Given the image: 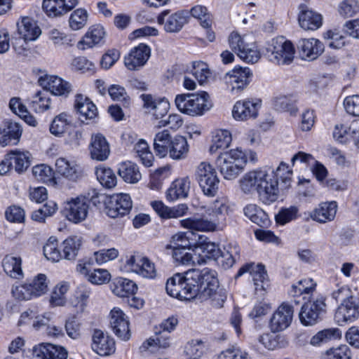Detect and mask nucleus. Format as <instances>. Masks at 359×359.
Here are the masks:
<instances>
[{
	"label": "nucleus",
	"mask_w": 359,
	"mask_h": 359,
	"mask_svg": "<svg viewBox=\"0 0 359 359\" xmlns=\"http://www.w3.org/2000/svg\"><path fill=\"white\" fill-rule=\"evenodd\" d=\"M216 275L215 271L208 268L177 273L168 279L165 290L170 296L180 300L196 299L202 302L210 299L212 306L221 308L226 294L219 288Z\"/></svg>",
	"instance_id": "1"
},
{
	"label": "nucleus",
	"mask_w": 359,
	"mask_h": 359,
	"mask_svg": "<svg viewBox=\"0 0 359 359\" xmlns=\"http://www.w3.org/2000/svg\"><path fill=\"white\" fill-rule=\"evenodd\" d=\"M292 170L287 163L281 162L276 169L259 168L246 172L239 180L241 191L246 194L256 191L260 201L270 205L279 197V181L281 189L290 187Z\"/></svg>",
	"instance_id": "2"
},
{
	"label": "nucleus",
	"mask_w": 359,
	"mask_h": 359,
	"mask_svg": "<svg viewBox=\"0 0 359 359\" xmlns=\"http://www.w3.org/2000/svg\"><path fill=\"white\" fill-rule=\"evenodd\" d=\"M175 102L179 111L191 116H202L211 107L209 95L205 91L177 95Z\"/></svg>",
	"instance_id": "3"
},
{
	"label": "nucleus",
	"mask_w": 359,
	"mask_h": 359,
	"mask_svg": "<svg viewBox=\"0 0 359 359\" xmlns=\"http://www.w3.org/2000/svg\"><path fill=\"white\" fill-rule=\"evenodd\" d=\"M243 156L238 148L219 154L215 163L224 179L231 180L238 176L243 169Z\"/></svg>",
	"instance_id": "4"
},
{
	"label": "nucleus",
	"mask_w": 359,
	"mask_h": 359,
	"mask_svg": "<svg viewBox=\"0 0 359 359\" xmlns=\"http://www.w3.org/2000/svg\"><path fill=\"white\" fill-rule=\"evenodd\" d=\"M195 178L205 196H216L219 191L220 180L212 165L205 161L200 163L196 169Z\"/></svg>",
	"instance_id": "5"
},
{
	"label": "nucleus",
	"mask_w": 359,
	"mask_h": 359,
	"mask_svg": "<svg viewBox=\"0 0 359 359\" xmlns=\"http://www.w3.org/2000/svg\"><path fill=\"white\" fill-rule=\"evenodd\" d=\"M293 44L283 36L273 39L267 48V55L273 63L278 65H288L291 63L294 56Z\"/></svg>",
	"instance_id": "6"
},
{
	"label": "nucleus",
	"mask_w": 359,
	"mask_h": 359,
	"mask_svg": "<svg viewBox=\"0 0 359 359\" xmlns=\"http://www.w3.org/2000/svg\"><path fill=\"white\" fill-rule=\"evenodd\" d=\"M229 46L231 49L243 61L248 63H256L261 55L255 43H247L240 34L232 32L229 37Z\"/></svg>",
	"instance_id": "7"
},
{
	"label": "nucleus",
	"mask_w": 359,
	"mask_h": 359,
	"mask_svg": "<svg viewBox=\"0 0 359 359\" xmlns=\"http://www.w3.org/2000/svg\"><path fill=\"white\" fill-rule=\"evenodd\" d=\"M93 261L86 258L79 261L76 271L93 285H103L109 282L111 274L104 269H93Z\"/></svg>",
	"instance_id": "8"
},
{
	"label": "nucleus",
	"mask_w": 359,
	"mask_h": 359,
	"mask_svg": "<svg viewBox=\"0 0 359 359\" xmlns=\"http://www.w3.org/2000/svg\"><path fill=\"white\" fill-rule=\"evenodd\" d=\"M325 299L323 297L306 302L299 312L301 323L306 326L316 324L325 312Z\"/></svg>",
	"instance_id": "9"
},
{
	"label": "nucleus",
	"mask_w": 359,
	"mask_h": 359,
	"mask_svg": "<svg viewBox=\"0 0 359 359\" xmlns=\"http://www.w3.org/2000/svg\"><path fill=\"white\" fill-rule=\"evenodd\" d=\"M359 317V292L356 290L344 303L338 306L334 318L341 325L347 322H351Z\"/></svg>",
	"instance_id": "10"
},
{
	"label": "nucleus",
	"mask_w": 359,
	"mask_h": 359,
	"mask_svg": "<svg viewBox=\"0 0 359 359\" xmlns=\"http://www.w3.org/2000/svg\"><path fill=\"white\" fill-rule=\"evenodd\" d=\"M88 210L89 205L86 203L85 196L79 195L65 202L64 212L69 221L77 224L86 219Z\"/></svg>",
	"instance_id": "11"
},
{
	"label": "nucleus",
	"mask_w": 359,
	"mask_h": 359,
	"mask_svg": "<svg viewBox=\"0 0 359 359\" xmlns=\"http://www.w3.org/2000/svg\"><path fill=\"white\" fill-rule=\"evenodd\" d=\"M30 154L29 152L13 150L5 155L0 163V175H4L13 169V161H17L15 171L21 173L30 165Z\"/></svg>",
	"instance_id": "12"
},
{
	"label": "nucleus",
	"mask_w": 359,
	"mask_h": 359,
	"mask_svg": "<svg viewBox=\"0 0 359 359\" xmlns=\"http://www.w3.org/2000/svg\"><path fill=\"white\" fill-rule=\"evenodd\" d=\"M132 208V200L127 194H114L106 202V213L111 218L123 217Z\"/></svg>",
	"instance_id": "13"
},
{
	"label": "nucleus",
	"mask_w": 359,
	"mask_h": 359,
	"mask_svg": "<svg viewBox=\"0 0 359 359\" xmlns=\"http://www.w3.org/2000/svg\"><path fill=\"white\" fill-rule=\"evenodd\" d=\"M293 307L283 303L272 314L269 327L271 332H280L287 329L291 324L293 318Z\"/></svg>",
	"instance_id": "14"
},
{
	"label": "nucleus",
	"mask_w": 359,
	"mask_h": 359,
	"mask_svg": "<svg viewBox=\"0 0 359 359\" xmlns=\"http://www.w3.org/2000/svg\"><path fill=\"white\" fill-rule=\"evenodd\" d=\"M247 272L252 276L257 292L266 290L269 287V278L264 265L261 264L255 265L254 263L246 264L239 269L236 277L241 276Z\"/></svg>",
	"instance_id": "15"
},
{
	"label": "nucleus",
	"mask_w": 359,
	"mask_h": 359,
	"mask_svg": "<svg viewBox=\"0 0 359 359\" xmlns=\"http://www.w3.org/2000/svg\"><path fill=\"white\" fill-rule=\"evenodd\" d=\"M168 11H163L157 18L158 24L164 25V29L167 32L175 33L180 32L183 26L188 22L189 12L187 11H179L166 19Z\"/></svg>",
	"instance_id": "16"
},
{
	"label": "nucleus",
	"mask_w": 359,
	"mask_h": 359,
	"mask_svg": "<svg viewBox=\"0 0 359 359\" xmlns=\"http://www.w3.org/2000/svg\"><path fill=\"white\" fill-rule=\"evenodd\" d=\"M299 57L304 60H316L325 50L324 44L315 38L301 39L297 43Z\"/></svg>",
	"instance_id": "17"
},
{
	"label": "nucleus",
	"mask_w": 359,
	"mask_h": 359,
	"mask_svg": "<svg viewBox=\"0 0 359 359\" xmlns=\"http://www.w3.org/2000/svg\"><path fill=\"white\" fill-rule=\"evenodd\" d=\"M38 82L44 90L54 95L67 96L72 90L71 84L57 76H42L39 78Z\"/></svg>",
	"instance_id": "18"
},
{
	"label": "nucleus",
	"mask_w": 359,
	"mask_h": 359,
	"mask_svg": "<svg viewBox=\"0 0 359 359\" xmlns=\"http://www.w3.org/2000/svg\"><path fill=\"white\" fill-rule=\"evenodd\" d=\"M110 325L114 333L121 339L128 341L130 337L129 321L126 314L118 308L111 311Z\"/></svg>",
	"instance_id": "19"
},
{
	"label": "nucleus",
	"mask_w": 359,
	"mask_h": 359,
	"mask_svg": "<svg viewBox=\"0 0 359 359\" xmlns=\"http://www.w3.org/2000/svg\"><path fill=\"white\" fill-rule=\"evenodd\" d=\"M150 56V48L148 46L140 43L135 47L124 59L125 66L129 70H137L144 66Z\"/></svg>",
	"instance_id": "20"
},
{
	"label": "nucleus",
	"mask_w": 359,
	"mask_h": 359,
	"mask_svg": "<svg viewBox=\"0 0 359 359\" xmlns=\"http://www.w3.org/2000/svg\"><path fill=\"white\" fill-rule=\"evenodd\" d=\"M92 340V348L100 355H109L115 351L114 339L100 330H94Z\"/></svg>",
	"instance_id": "21"
},
{
	"label": "nucleus",
	"mask_w": 359,
	"mask_h": 359,
	"mask_svg": "<svg viewBox=\"0 0 359 359\" xmlns=\"http://www.w3.org/2000/svg\"><path fill=\"white\" fill-rule=\"evenodd\" d=\"M260 106L259 100L238 101L233 106L232 115L235 119L239 121L256 118Z\"/></svg>",
	"instance_id": "22"
},
{
	"label": "nucleus",
	"mask_w": 359,
	"mask_h": 359,
	"mask_svg": "<svg viewBox=\"0 0 359 359\" xmlns=\"http://www.w3.org/2000/svg\"><path fill=\"white\" fill-rule=\"evenodd\" d=\"M147 112L155 119H163L168 111L170 104L165 99L156 100L149 94L141 95Z\"/></svg>",
	"instance_id": "23"
},
{
	"label": "nucleus",
	"mask_w": 359,
	"mask_h": 359,
	"mask_svg": "<svg viewBox=\"0 0 359 359\" xmlns=\"http://www.w3.org/2000/svg\"><path fill=\"white\" fill-rule=\"evenodd\" d=\"M74 107L82 123L93 120L97 116L98 112L95 104L89 98L82 95L76 96Z\"/></svg>",
	"instance_id": "24"
},
{
	"label": "nucleus",
	"mask_w": 359,
	"mask_h": 359,
	"mask_svg": "<svg viewBox=\"0 0 359 359\" xmlns=\"http://www.w3.org/2000/svg\"><path fill=\"white\" fill-rule=\"evenodd\" d=\"M77 4V0H43L42 8L48 16L58 17L71 11Z\"/></svg>",
	"instance_id": "25"
},
{
	"label": "nucleus",
	"mask_w": 359,
	"mask_h": 359,
	"mask_svg": "<svg viewBox=\"0 0 359 359\" xmlns=\"http://www.w3.org/2000/svg\"><path fill=\"white\" fill-rule=\"evenodd\" d=\"M252 74L248 67H235L226 74L224 80L231 86V90L243 89L250 83Z\"/></svg>",
	"instance_id": "26"
},
{
	"label": "nucleus",
	"mask_w": 359,
	"mask_h": 359,
	"mask_svg": "<svg viewBox=\"0 0 359 359\" xmlns=\"http://www.w3.org/2000/svg\"><path fill=\"white\" fill-rule=\"evenodd\" d=\"M231 203L226 196L217 197L208 208L205 214L218 225L220 218L232 212Z\"/></svg>",
	"instance_id": "27"
},
{
	"label": "nucleus",
	"mask_w": 359,
	"mask_h": 359,
	"mask_svg": "<svg viewBox=\"0 0 359 359\" xmlns=\"http://www.w3.org/2000/svg\"><path fill=\"white\" fill-rule=\"evenodd\" d=\"M89 150L91 158L99 161L107 160L110 154L109 145L100 133L92 135Z\"/></svg>",
	"instance_id": "28"
},
{
	"label": "nucleus",
	"mask_w": 359,
	"mask_h": 359,
	"mask_svg": "<svg viewBox=\"0 0 359 359\" xmlns=\"http://www.w3.org/2000/svg\"><path fill=\"white\" fill-rule=\"evenodd\" d=\"M171 343L170 335L162 332L161 330H156L154 336L148 339L141 348L147 350L152 353H163V351L170 347Z\"/></svg>",
	"instance_id": "29"
},
{
	"label": "nucleus",
	"mask_w": 359,
	"mask_h": 359,
	"mask_svg": "<svg viewBox=\"0 0 359 359\" xmlns=\"http://www.w3.org/2000/svg\"><path fill=\"white\" fill-rule=\"evenodd\" d=\"M18 32L25 41L36 40L41 33L36 22L32 18L22 17L17 22Z\"/></svg>",
	"instance_id": "30"
},
{
	"label": "nucleus",
	"mask_w": 359,
	"mask_h": 359,
	"mask_svg": "<svg viewBox=\"0 0 359 359\" xmlns=\"http://www.w3.org/2000/svg\"><path fill=\"white\" fill-rule=\"evenodd\" d=\"M299 23L305 30H316L322 25L323 17L320 13L306 6H301Z\"/></svg>",
	"instance_id": "31"
},
{
	"label": "nucleus",
	"mask_w": 359,
	"mask_h": 359,
	"mask_svg": "<svg viewBox=\"0 0 359 359\" xmlns=\"http://www.w3.org/2000/svg\"><path fill=\"white\" fill-rule=\"evenodd\" d=\"M105 36L104 27L100 25L92 26L78 43L81 50L93 48L103 42Z\"/></svg>",
	"instance_id": "32"
},
{
	"label": "nucleus",
	"mask_w": 359,
	"mask_h": 359,
	"mask_svg": "<svg viewBox=\"0 0 359 359\" xmlns=\"http://www.w3.org/2000/svg\"><path fill=\"white\" fill-rule=\"evenodd\" d=\"M181 226L191 231H214L217 223L210 218L191 217L180 221Z\"/></svg>",
	"instance_id": "33"
},
{
	"label": "nucleus",
	"mask_w": 359,
	"mask_h": 359,
	"mask_svg": "<svg viewBox=\"0 0 359 359\" xmlns=\"http://www.w3.org/2000/svg\"><path fill=\"white\" fill-rule=\"evenodd\" d=\"M195 247L197 252H199L201 257H204L206 261L217 259L220 257V249L218 246L215 243L208 241V238L203 235L198 236Z\"/></svg>",
	"instance_id": "34"
},
{
	"label": "nucleus",
	"mask_w": 359,
	"mask_h": 359,
	"mask_svg": "<svg viewBox=\"0 0 359 359\" xmlns=\"http://www.w3.org/2000/svg\"><path fill=\"white\" fill-rule=\"evenodd\" d=\"M172 257L175 262L183 265H201L206 263L205 259L201 257L196 248L191 252L188 251L187 248L175 249L173 250Z\"/></svg>",
	"instance_id": "35"
},
{
	"label": "nucleus",
	"mask_w": 359,
	"mask_h": 359,
	"mask_svg": "<svg viewBox=\"0 0 359 359\" xmlns=\"http://www.w3.org/2000/svg\"><path fill=\"white\" fill-rule=\"evenodd\" d=\"M336 202L320 203L310 213V217L319 223H325L334 219L337 213Z\"/></svg>",
	"instance_id": "36"
},
{
	"label": "nucleus",
	"mask_w": 359,
	"mask_h": 359,
	"mask_svg": "<svg viewBox=\"0 0 359 359\" xmlns=\"http://www.w3.org/2000/svg\"><path fill=\"white\" fill-rule=\"evenodd\" d=\"M55 167L57 172L71 180L75 181L81 176V170L74 161L59 158L56 160Z\"/></svg>",
	"instance_id": "37"
},
{
	"label": "nucleus",
	"mask_w": 359,
	"mask_h": 359,
	"mask_svg": "<svg viewBox=\"0 0 359 359\" xmlns=\"http://www.w3.org/2000/svg\"><path fill=\"white\" fill-rule=\"evenodd\" d=\"M155 212L163 219L177 218L186 214L188 207L185 204H180L177 206L169 208L165 206L161 201H153L151 203Z\"/></svg>",
	"instance_id": "38"
},
{
	"label": "nucleus",
	"mask_w": 359,
	"mask_h": 359,
	"mask_svg": "<svg viewBox=\"0 0 359 359\" xmlns=\"http://www.w3.org/2000/svg\"><path fill=\"white\" fill-rule=\"evenodd\" d=\"M244 215L261 227H267L271 221L268 215L256 204H248L243 208Z\"/></svg>",
	"instance_id": "39"
},
{
	"label": "nucleus",
	"mask_w": 359,
	"mask_h": 359,
	"mask_svg": "<svg viewBox=\"0 0 359 359\" xmlns=\"http://www.w3.org/2000/svg\"><path fill=\"white\" fill-rule=\"evenodd\" d=\"M190 189V181L187 177L175 180L167 191V198L170 201H175L179 198H184L188 196Z\"/></svg>",
	"instance_id": "40"
},
{
	"label": "nucleus",
	"mask_w": 359,
	"mask_h": 359,
	"mask_svg": "<svg viewBox=\"0 0 359 359\" xmlns=\"http://www.w3.org/2000/svg\"><path fill=\"white\" fill-rule=\"evenodd\" d=\"M113 293L120 297L126 298L137 290L136 284L131 280L117 278L111 285Z\"/></svg>",
	"instance_id": "41"
},
{
	"label": "nucleus",
	"mask_w": 359,
	"mask_h": 359,
	"mask_svg": "<svg viewBox=\"0 0 359 359\" xmlns=\"http://www.w3.org/2000/svg\"><path fill=\"white\" fill-rule=\"evenodd\" d=\"M118 173L126 182L130 184L138 182L142 177L137 165L130 161L121 163Z\"/></svg>",
	"instance_id": "42"
},
{
	"label": "nucleus",
	"mask_w": 359,
	"mask_h": 359,
	"mask_svg": "<svg viewBox=\"0 0 359 359\" xmlns=\"http://www.w3.org/2000/svg\"><path fill=\"white\" fill-rule=\"evenodd\" d=\"M189 151L187 139L177 135L172 140L168 154L173 160H181L186 158Z\"/></svg>",
	"instance_id": "43"
},
{
	"label": "nucleus",
	"mask_w": 359,
	"mask_h": 359,
	"mask_svg": "<svg viewBox=\"0 0 359 359\" xmlns=\"http://www.w3.org/2000/svg\"><path fill=\"white\" fill-rule=\"evenodd\" d=\"M297 95L294 93L280 95L274 98L273 106L277 111H289L294 114L297 111Z\"/></svg>",
	"instance_id": "44"
},
{
	"label": "nucleus",
	"mask_w": 359,
	"mask_h": 359,
	"mask_svg": "<svg viewBox=\"0 0 359 359\" xmlns=\"http://www.w3.org/2000/svg\"><path fill=\"white\" fill-rule=\"evenodd\" d=\"M231 135L229 131L226 130H219L215 132L212 137V144L210 147L209 151L210 154L220 152L229 147L231 142Z\"/></svg>",
	"instance_id": "45"
},
{
	"label": "nucleus",
	"mask_w": 359,
	"mask_h": 359,
	"mask_svg": "<svg viewBox=\"0 0 359 359\" xmlns=\"http://www.w3.org/2000/svg\"><path fill=\"white\" fill-rule=\"evenodd\" d=\"M171 137L167 130H163L156 134L154 139V149L157 156L165 157L172 142Z\"/></svg>",
	"instance_id": "46"
},
{
	"label": "nucleus",
	"mask_w": 359,
	"mask_h": 359,
	"mask_svg": "<svg viewBox=\"0 0 359 359\" xmlns=\"http://www.w3.org/2000/svg\"><path fill=\"white\" fill-rule=\"evenodd\" d=\"M21 262L20 257L6 255L2 261V266L8 276L13 278L20 279L23 276Z\"/></svg>",
	"instance_id": "47"
},
{
	"label": "nucleus",
	"mask_w": 359,
	"mask_h": 359,
	"mask_svg": "<svg viewBox=\"0 0 359 359\" xmlns=\"http://www.w3.org/2000/svg\"><path fill=\"white\" fill-rule=\"evenodd\" d=\"M95 175L97 180L104 187L111 189L116 186V176L111 168L104 166L97 167Z\"/></svg>",
	"instance_id": "48"
},
{
	"label": "nucleus",
	"mask_w": 359,
	"mask_h": 359,
	"mask_svg": "<svg viewBox=\"0 0 359 359\" xmlns=\"http://www.w3.org/2000/svg\"><path fill=\"white\" fill-rule=\"evenodd\" d=\"M341 334L338 328L325 329L317 332L310 340V344L313 346H320L328 341L338 339Z\"/></svg>",
	"instance_id": "49"
},
{
	"label": "nucleus",
	"mask_w": 359,
	"mask_h": 359,
	"mask_svg": "<svg viewBox=\"0 0 359 359\" xmlns=\"http://www.w3.org/2000/svg\"><path fill=\"white\" fill-rule=\"evenodd\" d=\"M62 244L63 257L67 260L74 259L81 246L80 239L76 236L69 237L65 239Z\"/></svg>",
	"instance_id": "50"
},
{
	"label": "nucleus",
	"mask_w": 359,
	"mask_h": 359,
	"mask_svg": "<svg viewBox=\"0 0 359 359\" xmlns=\"http://www.w3.org/2000/svg\"><path fill=\"white\" fill-rule=\"evenodd\" d=\"M134 151L146 167L152 165L154 156L149 151L148 144L144 140H139L135 145Z\"/></svg>",
	"instance_id": "51"
},
{
	"label": "nucleus",
	"mask_w": 359,
	"mask_h": 359,
	"mask_svg": "<svg viewBox=\"0 0 359 359\" xmlns=\"http://www.w3.org/2000/svg\"><path fill=\"white\" fill-rule=\"evenodd\" d=\"M43 254L47 259L57 262L62 258V255L57 248V241L55 238L50 237L43 246Z\"/></svg>",
	"instance_id": "52"
},
{
	"label": "nucleus",
	"mask_w": 359,
	"mask_h": 359,
	"mask_svg": "<svg viewBox=\"0 0 359 359\" xmlns=\"http://www.w3.org/2000/svg\"><path fill=\"white\" fill-rule=\"evenodd\" d=\"M316 285V283L311 278L302 279L292 286L290 294L294 297L310 294L315 290Z\"/></svg>",
	"instance_id": "53"
},
{
	"label": "nucleus",
	"mask_w": 359,
	"mask_h": 359,
	"mask_svg": "<svg viewBox=\"0 0 359 359\" xmlns=\"http://www.w3.org/2000/svg\"><path fill=\"white\" fill-rule=\"evenodd\" d=\"M67 116L68 115L66 113H61L55 117L50 126V132L53 135L60 136L65 132L67 126L69 124Z\"/></svg>",
	"instance_id": "54"
},
{
	"label": "nucleus",
	"mask_w": 359,
	"mask_h": 359,
	"mask_svg": "<svg viewBox=\"0 0 359 359\" xmlns=\"http://www.w3.org/2000/svg\"><path fill=\"white\" fill-rule=\"evenodd\" d=\"M191 15L201 21L203 27L208 29L210 27L212 20L208 8L202 5H196L190 10Z\"/></svg>",
	"instance_id": "55"
},
{
	"label": "nucleus",
	"mask_w": 359,
	"mask_h": 359,
	"mask_svg": "<svg viewBox=\"0 0 359 359\" xmlns=\"http://www.w3.org/2000/svg\"><path fill=\"white\" fill-rule=\"evenodd\" d=\"M87 20V11L82 8L76 9L70 15L69 26L74 30H79L86 25Z\"/></svg>",
	"instance_id": "56"
},
{
	"label": "nucleus",
	"mask_w": 359,
	"mask_h": 359,
	"mask_svg": "<svg viewBox=\"0 0 359 359\" xmlns=\"http://www.w3.org/2000/svg\"><path fill=\"white\" fill-rule=\"evenodd\" d=\"M338 12L344 18H351L359 12V1L343 0L338 6Z\"/></svg>",
	"instance_id": "57"
},
{
	"label": "nucleus",
	"mask_w": 359,
	"mask_h": 359,
	"mask_svg": "<svg viewBox=\"0 0 359 359\" xmlns=\"http://www.w3.org/2000/svg\"><path fill=\"white\" fill-rule=\"evenodd\" d=\"M28 284L31 287L34 297L43 295L48 290L46 276L42 273L37 275L32 282Z\"/></svg>",
	"instance_id": "58"
},
{
	"label": "nucleus",
	"mask_w": 359,
	"mask_h": 359,
	"mask_svg": "<svg viewBox=\"0 0 359 359\" xmlns=\"http://www.w3.org/2000/svg\"><path fill=\"white\" fill-rule=\"evenodd\" d=\"M11 294L13 297L18 301H27L34 298L28 283L13 285L11 289Z\"/></svg>",
	"instance_id": "59"
},
{
	"label": "nucleus",
	"mask_w": 359,
	"mask_h": 359,
	"mask_svg": "<svg viewBox=\"0 0 359 359\" xmlns=\"http://www.w3.org/2000/svg\"><path fill=\"white\" fill-rule=\"evenodd\" d=\"M191 73L201 84L206 81L210 74L208 65L201 61H197L193 63Z\"/></svg>",
	"instance_id": "60"
},
{
	"label": "nucleus",
	"mask_w": 359,
	"mask_h": 359,
	"mask_svg": "<svg viewBox=\"0 0 359 359\" xmlns=\"http://www.w3.org/2000/svg\"><path fill=\"white\" fill-rule=\"evenodd\" d=\"M220 257L222 259V265L225 268L231 267L235 263L236 259L238 257L237 246L229 245L226 248H224V252H220Z\"/></svg>",
	"instance_id": "61"
},
{
	"label": "nucleus",
	"mask_w": 359,
	"mask_h": 359,
	"mask_svg": "<svg viewBox=\"0 0 359 359\" xmlns=\"http://www.w3.org/2000/svg\"><path fill=\"white\" fill-rule=\"evenodd\" d=\"M22 129L20 123L17 122L9 121L7 123L6 128L3 130V133L7 135L8 137V144L13 141L16 144L22 135Z\"/></svg>",
	"instance_id": "62"
},
{
	"label": "nucleus",
	"mask_w": 359,
	"mask_h": 359,
	"mask_svg": "<svg viewBox=\"0 0 359 359\" xmlns=\"http://www.w3.org/2000/svg\"><path fill=\"white\" fill-rule=\"evenodd\" d=\"M32 173L37 180L47 182L52 180L53 171L50 166L41 164L33 167Z\"/></svg>",
	"instance_id": "63"
},
{
	"label": "nucleus",
	"mask_w": 359,
	"mask_h": 359,
	"mask_svg": "<svg viewBox=\"0 0 359 359\" xmlns=\"http://www.w3.org/2000/svg\"><path fill=\"white\" fill-rule=\"evenodd\" d=\"M329 359H351V351L348 345L342 344L327 351Z\"/></svg>",
	"instance_id": "64"
}]
</instances>
